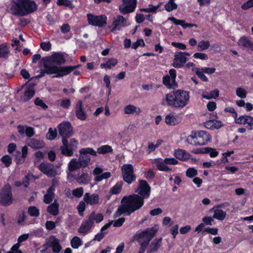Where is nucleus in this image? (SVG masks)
I'll return each instance as SVG.
<instances>
[{
  "label": "nucleus",
  "instance_id": "nucleus-1",
  "mask_svg": "<svg viewBox=\"0 0 253 253\" xmlns=\"http://www.w3.org/2000/svg\"><path fill=\"white\" fill-rule=\"evenodd\" d=\"M60 135L62 137V146L60 147L61 153L67 157L72 156L74 150L77 148L78 141L75 138L70 140V143L68 138L73 135V127L69 122H63L58 126Z\"/></svg>",
  "mask_w": 253,
  "mask_h": 253
},
{
  "label": "nucleus",
  "instance_id": "nucleus-2",
  "mask_svg": "<svg viewBox=\"0 0 253 253\" xmlns=\"http://www.w3.org/2000/svg\"><path fill=\"white\" fill-rule=\"evenodd\" d=\"M190 100V92L183 89H176L166 94L162 100L163 105L181 109L188 105Z\"/></svg>",
  "mask_w": 253,
  "mask_h": 253
},
{
  "label": "nucleus",
  "instance_id": "nucleus-3",
  "mask_svg": "<svg viewBox=\"0 0 253 253\" xmlns=\"http://www.w3.org/2000/svg\"><path fill=\"white\" fill-rule=\"evenodd\" d=\"M38 8L36 2L32 0H12L10 11L11 14L23 16L32 13Z\"/></svg>",
  "mask_w": 253,
  "mask_h": 253
},
{
  "label": "nucleus",
  "instance_id": "nucleus-4",
  "mask_svg": "<svg viewBox=\"0 0 253 253\" xmlns=\"http://www.w3.org/2000/svg\"><path fill=\"white\" fill-rule=\"evenodd\" d=\"M158 229L156 226L148 228L143 231L135 234V240L139 243L140 247L138 253H144L150 242L156 234Z\"/></svg>",
  "mask_w": 253,
  "mask_h": 253
},
{
  "label": "nucleus",
  "instance_id": "nucleus-5",
  "mask_svg": "<svg viewBox=\"0 0 253 253\" xmlns=\"http://www.w3.org/2000/svg\"><path fill=\"white\" fill-rule=\"evenodd\" d=\"M121 203H123L126 208L128 214H131L143 206L144 199L139 195L133 194L124 197Z\"/></svg>",
  "mask_w": 253,
  "mask_h": 253
},
{
  "label": "nucleus",
  "instance_id": "nucleus-6",
  "mask_svg": "<svg viewBox=\"0 0 253 253\" xmlns=\"http://www.w3.org/2000/svg\"><path fill=\"white\" fill-rule=\"evenodd\" d=\"M211 140L210 134L204 130L192 131V134L188 136L186 141L191 145L198 146L204 145Z\"/></svg>",
  "mask_w": 253,
  "mask_h": 253
},
{
  "label": "nucleus",
  "instance_id": "nucleus-7",
  "mask_svg": "<svg viewBox=\"0 0 253 253\" xmlns=\"http://www.w3.org/2000/svg\"><path fill=\"white\" fill-rule=\"evenodd\" d=\"M13 201L12 189L9 183L5 184L0 192V204L7 207L11 205Z\"/></svg>",
  "mask_w": 253,
  "mask_h": 253
},
{
  "label": "nucleus",
  "instance_id": "nucleus-8",
  "mask_svg": "<svg viewBox=\"0 0 253 253\" xmlns=\"http://www.w3.org/2000/svg\"><path fill=\"white\" fill-rule=\"evenodd\" d=\"M81 66L80 64L75 66H51V68L50 70V73L52 74H55L53 78H61L62 77L67 76Z\"/></svg>",
  "mask_w": 253,
  "mask_h": 253
},
{
  "label": "nucleus",
  "instance_id": "nucleus-9",
  "mask_svg": "<svg viewBox=\"0 0 253 253\" xmlns=\"http://www.w3.org/2000/svg\"><path fill=\"white\" fill-rule=\"evenodd\" d=\"M122 177L124 181L130 184L136 180V175L134 173V169L131 164H124L121 168Z\"/></svg>",
  "mask_w": 253,
  "mask_h": 253
},
{
  "label": "nucleus",
  "instance_id": "nucleus-10",
  "mask_svg": "<svg viewBox=\"0 0 253 253\" xmlns=\"http://www.w3.org/2000/svg\"><path fill=\"white\" fill-rule=\"evenodd\" d=\"M79 152L81 156L79 160L83 168L87 167L90 162V157L88 154L93 156L97 155L96 152L93 148L89 147L82 148Z\"/></svg>",
  "mask_w": 253,
  "mask_h": 253
},
{
  "label": "nucleus",
  "instance_id": "nucleus-11",
  "mask_svg": "<svg viewBox=\"0 0 253 253\" xmlns=\"http://www.w3.org/2000/svg\"><path fill=\"white\" fill-rule=\"evenodd\" d=\"M87 17L89 25L102 28L107 24V18L105 15H95L89 13L87 14Z\"/></svg>",
  "mask_w": 253,
  "mask_h": 253
},
{
  "label": "nucleus",
  "instance_id": "nucleus-12",
  "mask_svg": "<svg viewBox=\"0 0 253 253\" xmlns=\"http://www.w3.org/2000/svg\"><path fill=\"white\" fill-rule=\"evenodd\" d=\"M139 196L144 199L149 198L151 194V187L145 180L140 179L138 181V186L135 190Z\"/></svg>",
  "mask_w": 253,
  "mask_h": 253
},
{
  "label": "nucleus",
  "instance_id": "nucleus-13",
  "mask_svg": "<svg viewBox=\"0 0 253 253\" xmlns=\"http://www.w3.org/2000/svg\"><path fill=\"white\" fill-rule=\"evenodd\" d=\"M190 55L189 52H177L175 53L172 66L175 68H181L187 62L188 58L186 57Z\"/></svg>",
  "mask_w": 253,
  "mask_h": 253
},
{
  "label": "nucleus",
  "instance_id": "nucleus-14",
  "mask_svg": "<svg viewBox=\"0 0 253 253\" xmlns=\"http://www.w3.org/2000/svg\"><path fill=\"white\" fill-rule=\"evenodd\" d=\"M44 62L55 63L58 66L65 64L66 60L63 53L55 52L49 56H46L42 58Z\"/></svg>",
  "mask_w": 253,
  "mask_h": 253
},
{
  "label": "nucleus",
  "instance_id": "nucleus-15",
  "mask_svg": "<svg viewBox=\"0 0 253 253\" xmlns=\"http://www.w3.org/2000/svg\"><path fill=\"white\" fill-rule=\"evenodd\" d=\"M123 5L120 6L119 9L123 14L133 12L137 5L136 0H122Z\"/></svg>",
  "mask_w": 253,
  "mask_h": 253
},
{
  "label": "nucleus",
  "instance_id": "nucleus-16",
  "mask_svg": "<svg viewBox=\"0 0 253 253\" xmlns=\"http://www.w3.org/2000/svg\"><path fill=\"white\" fill-rule=\"evenodd\" d=\"M235 123L239 125H246L249 130H253V117L249 115H242L237 117L235 120Z\"/></svg>",
  "mask_w": 253,
  "mask_h": 253
},
{
  "label": "nucleus",
  "instance_id": "nucleus-17",
  "mask_svg": "<svg viewBox=\"0 0 253 253\" xmlns=\"http://www.w3.org/2000/svg\"><path fill=\"white\" fill-rule=\"evenodd\" d=\"M183 117L181 114H176L170 113L166 116L165 121L168 126H174L180 124L182 120Z\"/></svg>",
  "mask_w": 253,
  "mask_h": 253
},
{
  "label": "nucleus",
  "instance_id": "nucleus-18",
  "mask_svg": "<svg viewBox=\"0 0 253 253\" xmlns=\"http://www.w3.org/2000/svg\"><path fill=\"white\" fill-rule=\"evenodd\" d=\"M39 170L48 177H53L56 174V170L53 169V165L42 162L38 167Z\"/></svg>",
  "mask_w": 253,
  "mask_h": 253
},
{
  "label": "nucleus",
  "instance_id": "nucleus-19",
  "mask_svg": "<svg viewBox=\"0 0 253 253\" xmlns=\"http://www.w3.org/2000/svg\"><path fill=\"white\" fill-rule=\"evenodd\" d=\"M79 173L77 174H73L71 173H68V179L73 178V179L76 180L77 183L80 184H87L90 181V177L88 174L86 172H83L81 175H79Z\"/></svg>",
  "mask_w": 253,
  "mask_h": 253
},
{
  "label": "nucleus",
  "instance_id": "nucleus-20",
  "mask_svg": "<svg viewBox=\"0 0 253 253\" xmlns=\"http://www.w3.org/2000/svg\"><path fill=\"white\" fill-rule=\"evenodd\" d=\"M126 20L122 15H118L112 24L111 32H113L116 30L120 31L122 27L126 26Z\"/></svg>",
  "mask_w": 253,
  "mask_h": 253
},
{
  "label": "nucleus",
  "instance_id": "nucleus-21",
  "mask_svg": "<svg viewBox=\"0 0 253 253\" xmlns=\"http://www.w3.org/2000/svg\"><path fill=\"white\" fill-rule=\"evenodd\" d=\"M75 113L77 118L82 121L85 120L86 119V114L83 106V102L79 100L75 106Z\"/></svg>",
  "mask_w": 253,
  "mask_h": 253
},
{
  "label": "nucleus",
  "instance_id": "nucleus-22",
  "mask_svg": "<svg viewBox=\"0 0 253 253\" xmlns=\"http://www.w3.org/2000/svg\"><path fill=\"white\" fill-rule=\"evenodd\" d=\"M94 225V222L88 217L87 219L83 221L81 223L80 228L78 229V232L83 234H87Z\"/></svg>",
  "mask_w": 253,
  "mask_h": 253
},
{
  "label": "nucleus",
  "instance_id": "nucleus-23",
  "mask_svg": "<svg viewBox=\"0 0 253 253\" xmlns=\"http://www.w3.org/2000/svg\"><path fill=\"white\" fill-rule=\"evenodd\" d=\"M84 200L87 204L95 205L99 203V196L97 194L90 195L89 193H85L84 196Z\"/></svg>",
  "mask_w": 253,
  "mask_h": 253
},
{
  "label": "nucleus",
  "instance_id": "nucleus-24",
  "mask_svg": "<svg viewBox=\"0 0 253 253\" xmlns=\"http://www.w3.org/2000/svg\"><path fill=\"white\" fill-rule=\"evenodd\" d=\"M168 21L172 22L175 25H180L182 27L186 29L188 28L197 27V26L195 24L186 23L183 20L177 19L174 17H169L168 18Z\"/></svg>",
  "mask_w": 253,
  "mask_h": 253
},
{
  "label": "nucleus",
  "instance_id": "nucleus-25",
  "mask_svg": "<svg viewBox=\"0 0 253 253\" xmlns=\"http://www.w3.org/2000/svg\"><path fill=\"white\" fill-rule=\"evenodd\" d=\"M162 238L155 239L149 244L147 249V253H152L158 250L162 244Z\"/></svg>",
  "mask_w": 253,
  "mask_h": 253
},
{
  "label": "nucleus",
  "instance_id": "nucleus-26",
  "mask_svg": "<svg viewBox=\"0 0 253 253\" xmlns=\"http://www.w3.org/2000/svg\"><path fill=\"white\" fill-rule=\"evenodd\" d=\"M238 44L244 48L253 51V42L246 37H242L239 40Z\"/></svg>",
  "mask_w": 253,
  "mask_h": 253
},
{
  "label": "nucleus",
  "instance_id": "nucleus-27",
  "mask_svg": "<svg viewBox=\"0 0 253 253\" xmlns=\"http://www.w3.org/2000/svg\"><path fill=\"white\" fill-rule=\"evenodd\" d=\"M17 129L19 133L21 134L25 133L26 135L28 137H32L35 134V131L33 127L31 126H26L25 129L24 126L23 125H18Z\"/></svg>",
  "mask_w": 253,
  "mask_h": 253
},
{
  "label": "nucleus",
  "instance_id": "nucleus-28",
  "mask_svg": "<svg viewBox=\"0 0 253 253\" xmlns=\"http://www.w3.org/2000/svg\"><path fill=\"white\" fill-rule=\"evenodd\" d=\"M174 155L175 157L182 161H186L190 159V155L185 150L178 149L174 151Z\"/></svg>",
  "mask_w": 253,
  "mask_h": 253
},
{
  "label": "nucleus",
  "instance_id": "nucleus-29",
  "mask_svg": "<svg viewBox=\"0 0 253 253\" xmlns=\"http://www.w3.org/2000/svg\"><path fill=\"white\" fill-rule=\"evenodd\" d=\"M124 113L126 114H134L138 115L141 112L139 107H136L133 105L129 104L125 106L124 108Z\"/></svg>",
  "mask_w": 253,
  "mask_h": 253
},
{
  "label": "nucleus",
  "instance_id": "nucleus-30",
  "mask_svg": "<svg viewBox=\"0 0 253 253\" xmlns=\"http://www.w3.org/2000/svg\"><path fill=\"white\" fill-rule=\"evenodd\" d=\"M28 145L35 149H39L43 148L44 146V143L42 140L36 139L35 138H32L28 142Z\"/></svg>",
  "mask_w": 253,
  "mask_h": 253
},
{
  "label": "nucleus",
  "instance_id": "nucleus-31",
  "mask_svg": "<svg viewBox=\"0 0 253 253\" xmlns=\"http://www.w3.org/2000/svg\"><path fill=\"white\" fill-rule=\"evenodd\" d=\"M210 211L214 212L213 218L222 221L225 218L226 213L222 210L215 209V207H214L211 209Z\"/></svg>",
  "mask_w": 253,
  "mask_h": 253
},
{
  "label": "nucleus",
  "instance_id": "nucleus-32",
  "mask_svg": "<svg viewBox=\"0 0 253 253\" xmlns=\"http://www.w3.org/2000/svg\"><path fill=\"white\" fill-rule=\"evenodd\" d=\"M118 64V60L115 58H111L104 63L100 64V67L101 69H111L115 67Z\"/></svg>",
  "mask_w": 253,
  "mask_h": 253
},
{
  "label": "nucleus",
  "instance_id": "nucleus-33",
  "mask_svg": "<svg viewBox=\"0 0 253 253\" xmlns=\"http://www.w3.org/2000/svg\"><path fill=\"white\" fill-rule=\"evenodd\" d=\"M59 204L55 200L53 203L47 207V211L50 214L56 216L59 213Z\"/></svg>",
  "mask_w": 253,
  "mask_h": 253
},
{
  "label": "nucleus",
  "instance_id": "nucleus-34",
  "mask_svg": "<svg viewBox=\"0 0 253 253\" xmlns=\"http://www.w3.org/2000/svg\"><path fill=\"white\" fill-rule=\"evenodd\" d=\"M49 246L52 248V252L55 253H59L62 249L59 240L56 238H54L52 241L49 242Z\"/></svg>",
  "mask_w": 253,
  "mask_h": 253
},
{
  "label": "nucleus",
  "instance_id": "nucleus-35",
  "mask_svg": "<svg viewBox=\"0 0 253 253\" xmlns=\"http://www.w3.org/2000/svg\"><path fill=\"white\" fill-rule=\"evenodd\" d=\"M80 168H83V166L81 165V162L79 160L77 161L76 159H73L68 164V169L71 172Z\"/></svg>",
  "mask_w": 253,
  "mask_h": 253
},
{
  "label": "nucleus",
  "instance_id": "nucleus-36",
  "mask_svg": "<svg viewBox=\"0 0 253 253\" xmlns=\"http://www.w3.org/2000/svg\"><path fill=\"white\" fill-rule=\"evenodd\" d=\"M128 211L123 203H121V205L118 207L117 210L114 214V217L116 218L121 216L123 214H126V215H130L128 214Z\"/></svg>",
  "mask_w": 253,
  "mask_h": 253
},
{
  "label": "nucleus",
  "instance_id": "nucleus-37",
  "mask_svg": "<svg viewBox=\"0 0 253 253\" xmlns=\"http://www.w3.org/2000/svg\"><path fill=\"white\" fill-rule=\"evenodd\" d=\"M89 218L94 223V221L97 223H100L104 219V216L101 213H96L94 211H93L88 216Z\"/></svg>",
  "mask_w": 253,
  "mask_h": 253
},
{
  "label": "nucleus",
  "instance_id": "nucleus-38",
  "mask_svg": "<svg viewBox=\"0 0 253 253\" xmlns=\"http://www.w3.org/2000/svg\"><path fill=\"white\" fill-rule=\"evenodd\" d=\"M35 94V91L31 87H29L24 92V95L22 97L23 102H27L30 100Z\"/></svg>",
  "mask_w": 253,
  "mask_h": 253
},
{
  "label": "nucleus",
  "instance_id": "nucleus-39",
  "mask_svg": "<svg viewBox=\"0 0 253 253\" xmlns=\"http://www.w3.org/2000/svg\"><path fill=\"white\" fill-rule=\"evenodd\" d=\"M163 84L169 89H174L178 87V85H173L172 81L169 75H166L163 78Z\"/></svg>",
  "mask_w": 253,
  "mask_h": 253
},
{
  "label": "nucleus",
  "instance_id": "nucleus-40",
  "mask_svg": "<svg viewBox=\"0 0 253 253\" xmlns=\"http://www.w3.org/2000/svg\"><path fill=\"white\" fill-rule=\"evenodd\" d=\"M205 126L208 128H218L222 126V122L219 121H215V122L213 121H207L205 123Z\"/></svg>",
  "mask_w": 253,
  "mask_h": 253
},
{
  "label": "nucleus",
  "instance_id": "nucleus-41",
  "mask_svg": "<svg viewBox=\"0 0 253 253\" xmlns=\"http://www.w3.org/2000/svg\"><path fill=\"white\" fill-rule=\"evenodd\" d=\"M97 152L100 154H105L113 152L111 146L108 145L101 146L97 149Z\"/></svg>",
  "mask_w": 253,
  "mask_h": 253
},
{
  "label": "nucleus",
  "instance_id": "nucleus-42",
  "mask_svg": "<svg viewBox=\"0 0 253 253\" xmlns=\"http://www.w3.org/2000/svg\"><path fill=\"white\" fill-rule=\"evenodd\" d=\"M210 46V43L209 41H201L198 44V50L202 51L208 49Z\"/></svg>",
  "mask_w": 253,
  "mask_h": 253
},
{
  "label": "nucleus",
  "instance_id": "nucleus-43",
  "mask_svg": "<svg viewBox=\"0 0 253 253\" xmlns=\"http://www.w3.org/2000/svg\"><path fill=\"white\" fill-rule=\"evenodd\" d=\"M44 70H41L40 73L37 75L36 78L39 79L43 77L45 74L47 75L52 74V73H50V70L51 68V66H49L47 65L46 64H44Z\"/></svg>",
  "mask_w": 253,
  "mask_h": 253
},
{
  "label": "nucleus",
  "instance_id": "nucleus-44",
  "mask_svg": "<svg viewBox=\"0 0 253 253\" xmlns=\"http://www.w3.org/2000/svg\"><path fill=\"white\" fill-rule=\"evenodd\" d=\"M28 213L32 217H38L40 214V210L36 206H30L28 209Z\"/></svg>",
  "mask_w": 253,
  "mask_h": 253
},
{
  "label": "nucleus",
  "instance_id": "nucleus-45",
  "mask_svg": "<svg viewBox=\"0 0 253 253\" xmlns=\"http://www.w3.org/2000/svg\"><path fill=\"white\" fill-rule=\"evenodd\" d=\"M9 52V48L5 43L0 44V58L6 57Z\"/></svg>",
  "mask_w": 253,
  "mask_h": 253
},
{
  "label": "nucleus",
  "instance_id": "nucleus-46",
  "mask_svg": "<svg viewBox=\"0 0 253 253\" xmlns=\"http://www.w3.org/2000/svg\"><path fill=\"white\" fill-rule=\"evenodd\" d=\"M162 2L159 3L156 6H154L152 4H149L148 8H144L140 9V11L144 12H155L156 10L160 7Z\"/></svg>",
  "mask_w": 253,
  "mask_h": 253
},
{
  "label": "nucleus",
  "instance_id": "nucleus-47",
  "mask_svg": "<svg viewBox=\"0 0 253 253\" xmlns=\"http://www.w3.org/2000/svg\"><path fill=\"white\" fill-rule=\"evenodd\" d=\"M71 245L73 249H78L82 245V241L79 237L75 236L71 241Z\"/></svg>",
  "mask_w": 253,
  "mask_h": 253
},
{
  "label": "nucleus",
  "instance_id": "nucleus-48",
  "mask_svg": "<svg viewBox=\"0 0 253 253\" xmlns=\"http://www.w3.org/2000/svg\"><path fill=\"white\" fill-rule=\"evenodd\" d=\"M57 135V130L54 129V130L52 128L50 127L48 129V131L46 134V138L47 139L49 140H52L54 139Z\"/></svg>",
  "mask_w": 253,
  "mask_h": 253
},
{
  "label": "nucleus",
  "instance_id": "nucleus-49",
  "mask_svg": "<svg viewBox=\"0 0 253 253\" xmlns=\"http://www.w3.org/2000/svg\"><path fill=\"white\" fill-rule=\"evenodd\" d=\"M123 183L122 182H118L111 189V192L112 194H118L120 193L122 189Z\"/></svg>",
  "mask_w": 253,
  "mask_h": 253
},
{
  "label": "nucleus",
  "instance_id": "nucleus-50",
  "mask_svg": "<svg viewBox=\"0 0 253 253\" xmlns=\"http://www.w3.org/2000/svg\"><path fill=\"white\" fill-rule=\"evenodd\" d=\"M12 161V158L7 155H4L0 159V161L4 165L6 168H8L11 165Z\"/></svg>",
  "mask_w": 253,
  "mask_h": 253
},
{
  "label": "nucleus",
  "instance_id": "nucleus-51",
  "mask_svg": "<svg viewBox=\"0 0 253 253\" xmlns=\"http://www.w3.org/2000/svg\"><path fill=\"white\" fill-rule=\"evenodd\" d=\"M206 154H209L211 158H215L217 157L219 152L215 149L211 147H206V149L205 150Z\"/></svg>",
  "mask_w": 253,
  "mask_h": 253
},
{
  "label": "nucleus",
  "instance_id": "nucleus-52",
  "mask_svg": "<svg viewBox=\"0 0 253 253\" xmlns=\"http://www.w3.org/2000/svg\"><path fill=\"white\" fill-rule=\"evenodd\" d=\"M60 106L64 109H68L71 105V102L69 98H65L60 101Z\"/></svg>",
  "mask_w": 253,
  "mask_h": 253
},
{
  "label": "nucleus",
  "instance_id": "nucleus-53",
  "mask_svg": "<svg viewBox=\"0 0 253 253\" xmlns=\"http://www.w3.org/2000/svg\"><path fill=\"white\" fill-rule=\"evenodd\" d=\"M85 202L84 201H81L77 207L79 214L80 216L84 215V212L85 209Z\"/></svg>",
  "mask_w": 253,
  "mask_h": 253
},
{
  "label": "nucleus",
  "instance_id": "nucleus-54",
  "mask_svg": "<svg viewBox=\"0 0 253 253\" xmlns=\"http://www.w3.org/2000/svg\"><path fill=\"white\" fill-rule=\"evenodd\" d=\"M166 164L165 163H164L162 162H158L156 165L157 169L163 171H170L171 169L166 166Z\"/></svg>",
  "mask_w": 253,
  "mask_h": 253
},
{
  "label": "nucleus",
  "instance_id": "nucleus-55",
  "mask_svg": "<svg viewBox=\"0 0 253 253\" xmlns=\"http://www.w3.org/2000/svg\"><path fill=\"white\" fill-rule=\"evenodd\" d=\"M198 174L197 170L194 168H188L186 171V175L189 178H192Z\"/></svg>",
  "mask_w": 253,
  "mask_h": 253
},
{
  "label": "nucleus",
  "instance_id": "nucleus-56",
  "mask_svg": "<svg viewBox=\"0 0 253 253\" xmlns=\"http://www.w3.org/2000/svg\"><path fill=\"white\" fill-rule=\"evenodd\" d=\"M204 73H205L201 69H197L196 74L202 81L207 82H208L209 80L208 78L205 75Z\"/></svg>",
  "mask_w": 253,
  "mask_h": 253
},
{
  "label": "nucleus",
  "instance_id": "nucleus-57",
  "mask_svg": "<svg viewBox=\"0 0 253 253\" xmlns=\"http://www.w3.org/2000/svg\"><path fill=\"white\" fill-rule=\"evenodd\" d=\"M241 7L244 10H247L253 7V0H247L241 5Z\"/></svg>",
  "mask_w": 253,
  "mask_h": 253
},
{
  "label": "nucleus",
  "instance_id": "nucleus-58",
  "mask_svg": "<svg viewBox=\"0 0 253 253\" xmlns=\"http://www.w3.org/2000/svg\"><path fill=\"white\" fill-rule=\"evenodd\" d=\"M236 92V95L241 98H245L247 96V91L243 88H237Z\"/></svg>",
  "mask_w": 253,
  "mask_h": 253
},
{
  "label": "nucleus",
  "instance_id": "nucleus-59",
  "mask_svg": "<svg viewBox=\"0 0 253 253\" xmlns=\"http://www.w3.org/2000/svg\"><path fill=\"white\" fill-rule=\"evenodd\" d=\"M169 76L171 79V81H172L173 85H178L177 83L176 82V71L174 69H171L169 70Z\"/></svg>",
  "mask_w": 253,
  "mask_h": 253
},
{
  "label": "nucleus",
  "instance_id": "nucleus-60",
  "mask_svg": "<svg viewBox=\"0 0 253 253\" xmlns=\"http://www.w3.org/2000/svg\"><path fill=\"white\" fill-rule=\"evenodd\" d=\"M73 195L77 198H81L84 194V189L83 187L77 188L73 190Z\"/></svg>",
  "mask_w": 253,
  "mask_h": 253
},
{
  "label": "nucleus",
  "instance_id": "nucleus-61",
  "mask_svg": "<svg viewBox=\"0 0 253 253\" xmlns=\"http://www.w3.org/2000/svg\"><path fill=\"white\" fill-rule=\"evenodd\" d=\"M155 176V172L152 169H149L144 173V177L148 180H152Z\"/></svg>",
  "mask_w": 253,
  "mask_h": 253
},
{
  "label": "nucleus",
  "instance_id": "nucleus-62",
  "mask_svg": "<svg viewBox=\"0 0 253 253\" xmlns=\"http://www.w3.org/2000/svg\"><path fill=\"white\" fill-rule=\"evenodd\" d=\"M145 45V42L143 39H138L136 42H133L131 45L133 49H136L139 46L144 47Z\"/></svg>",
  "mask_w": 253,
  "mask_h": 253
},
{
  "label": "nucleus",
  "instance_id": "nucleus-63",
  "mask_svg": "<svg viewBox=\"0 0 253 253\" xmlns=\"http://www.w3.org/2000/svg\"><path fill=\"white\" fill-rule=\"evenodd\" d=\"M34 102L36 105L40 106L44 110H45L48 108L47 105L43 101V100L40 99L39 97L35 99Z\"/></svg>",
  "mask_w": 253,
  "mask_h": 253
},
{
  "label": "nucleus",
  "instance_id": "nucleus-64",
  "mask_svg": "<svg viewBox=\"0 0 253 253\" xmlns=\"http://www.w3.org/2000/svg\"><path fill=\"white\" fill-rule=\"evenodd\" d=\"M213 219V216H205L202 218L203 223H204V225H212L214 221Z\"/></svg>",
  "mask_w": 253,
  "mask_h": 253
}]
</instances>
